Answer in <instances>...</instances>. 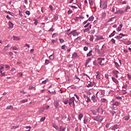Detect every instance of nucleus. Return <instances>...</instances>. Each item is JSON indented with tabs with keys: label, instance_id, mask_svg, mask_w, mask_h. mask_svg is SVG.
Masks as SVG:
<instances>
[{
	"label": "nucleus",
	"instance_id": "obj_31",
	"mask_svg": "<svg viewBox=\"0 0 131 131\" xmlns=\"http://www.w3.org/2000/svg\"><path fill=\"white\" fill-rule=\"evenodd\" d=\"M91 112L93 113V115H97V112L95 110H92Z\"/></svg>",
	"mask_w": 131,
	"mask_h": 131
},
{
	"label": "nucleus",
	"instance_id": "obj_55",
	"mask_svg": "<svg viewBox=\"0 0 131 131\" xmlns=\"http://www.w3.org/2000/svg\"><path fill=\"white\" fill-rule=\"evenodd\" d=\"M63 103L64 104H65V105H67V104L69 103V100H68V99H67L66 101L63 102Z\"/></svg>",
	"mask_w": 131,
	"mask_h": 131
},
{
	"label": "nucleus",
	"instance_id": "obj_33",
	"mask_svg": "<svg viewBox=\"0 0 131 131\" xmlns=\"http://www.w3.org/2000/svg\"><path fill=\"white\" fill-rule=\"evenodd\" d=\"M115 38H116L117 39H120L121 38H122V36H121L120 35H117L115 37Z\"/></svg>",
	"mask_w": 131,
	"mask_h": 131
},
{
	"label": "nucleus",
	"instance_id": "obj_9",
	"mask_svg": "<svg viewBox=\"0 0 131 131\" xmlns=\"http://www.w3.org/2000/svg\"><path fill=\"white\" fill-rule=\"evenodd\" d=\"M112 79L113 81L115 82V83H116V84H118V83H119V81H118V80L116 79L114 77H112Z\"/></svg>",
	"mask_w": 131,
	"mask_h": 131
},
{
	"label": "nucleus",
	"instance_id": "obj_23",
	"mask_svg": "<svg viewBox=\"0 0 131 131\" xmlns=\"http://www.w3.org/2000/svg\"><path fill=\"white\" fill-rule=\"evenodd\" d=\"M87 88H91L92 86H94V83L91 82L90 83L86 85Z\"/></svg>",
	"mask_w": 131,
	"mask_h": 131
},
{
	"label": "nucleus",
	"instance_id": "obj_50",
	"mask_svg": "<svg viewBox=\"0 0 131 131\" xmlns=\"http://www.w3.org/2000/svg\"><path fill=\"white\" fill-rule=\"evenodd\" d=\"M18 127H19V126H12L11 127V129H13V128H14V129H16V128H18Z\"/></svg>",
	"mask_w": 131,
	"mask_h": 131
},
{
	"label": "nucleus",
	"instance_id": "obj_24",
	"mask_svg": "<svg viewBox=\"0 0 131 131\" xmlns=\"http://www.w3.org/2000/svg\"><path fill=\"white\" fill-rule=\"evenodd\" d=\"M82 117H83V114H80L78 116V119L79 120H81V118H82Z\"/></svg>",
	"mask_w": 131,
	"mask_h": 131
},
{
	"label": "nucleus",
	"instance_id": "obj_48",
	"mask_svg": "<svg viewBox=\"0 0 131 131\" xmlns=\"http://www.w3.org/2000/svg\"><path fill=\"white\" fill-rule=\"evenodd\" d=\"M111 41H112L113 44L115 45L116 41L115 39H114V38H112Z\"/></svg>",
	"mask_w": 131,
	"mask_h": 131
},
{
	"label": "nucleus",
	"instance_id": "obj_39",
	"mask_svg": "<svg viewBox=\"0 0 131 131\" xmlns=\"http://www.w3.org/2000/svg\"><path fill=\"white\" fill-rule=\"evenodd\" d=\"M21 103H26V102H28V99H24L23 100L20 101Z\"/></svg>",
	"mask_w": 131,
	"mask_h": 131
},
{
	"label": "nucleus",
	"instance_id": "obj_28",
	"mask_svg": "<svg viewBox=\"0 0 131 131\" xmlns=\"http://www.w3.org/2000/svg\"><path fill=\"white\" fill-rule=\"evenodd\" d=\"M98 64H99V65H100V66H105V63H103V61L100 60V61L98 62Z\"/></svg>",
	"mask_w": 131,
	"mask_h": 131
},
{
	"label": "nucleus",
	"instance_id": "obj_56",
	"mask_svg": "<svg viewBox=\"0 0 131 131\" xmlns=\"http://www.w3.org/2000/svg\"><path fill=\"white\" fill-rule=\"evenodd\" d=\"M34 21V24H35L36 26L37 25V23H38V21H37V19H35Z\"/></svg>",
	"mask_w": 131,
	"mask_h": 131
},
{
	"label": "nucleus",
	"instance_id": "obj_11",
	"mask_svg": "<svg viewBox=\"0 0 131 131\" xmlns=\"http://www.w3.org/2000/svg\"><path fill=\"white\" fill-rule=\"evenodd\" d=\"M95 36H96V40H100L101 39H104V38L102 36H100V35L96 36L95 35Z\"/></svg>",
	"mask_w": 131,
	"mask_h": 131
},
{
	"label": "nucleus",
	"instance_id": "obj_62",
	"mask_svg": "<svg viewBox=\"0 0 131 131\" xmlns=\"http://www.w3.org/2000/svg\"><path fill=\"white\" fill-rule=\"evenodd\" d=\"M1 77H3V76H6V73L4 72L2 73L1 75Z\"/></svg>",
	"mask_w": 131,
	"mask_h": 131
},
{
	"label": "nucleus",
	"instance_id": "obj_44",
	"mask_svg": "<svg viewBox=\"0 0 131 131\" xmlns=\"http://www.w3.org/2000/svg\"><path fill=\"white\" fill-rule=\"evenodd\" d=\"M72 56L73 58H76V57H77V53H74Z\"/></svg>",
	"mask_w": 131,
	"mask_h": 131
},
{
	"label": "nucleus",
	"instance_id": "obj_35",
	"mask_svg": "<svg viewBox=\"0 0 131 131\" xmlns=\"http://www.w3.org/2000/svg\"><path fill=\"white\" fill-rule=\"evenodd\" d=\"M119 105V102L116 101L115 103H113V106H118Z\"/></svg>",
	"mask_w": 131,
	"mask_h": 131
},
{
	"label": "nucleus",
	"instance_id": "obj_2",
	"mask_svg": "<svg viewBox=\"0 0 131 131\" xmlns=\"http://www.w3.org/2000/svg\"><path fill=\"white\" fill-rule=\"evenodd\" d=\"M93 119L95 121H99L100 122H102V121H103V116L98 115L96 117L93 118Z\"/></svg>",
	"mask_w": 131,
	"mask_h": 131
},
{
	"label": "nucleus",
	"instance_id": "obj_29",
	"mask_svg": "<svg viewBox=\"0 0 131 131\" xmlns=\"http://www.w3.org/2000/svg\"><path fill=\"white\" fill-rule=\"evenodd\" d=\"M93 52L92 50H91L86 55V57H91L92 56V52Z\"/></svg>",
	"mask_w": 131,
	"mask_h": 131
},
{
	"label": "nucleus",
	"instance_id": "obj_21",
	"mask_svg": "<svg viewBox=\"0 0 131 131\" xmlns=\"http://www.w3.org/2000/svg\"><path fill=\"white\" fill-rule=\"evenodd\" d=\"M54 58H55V56H54V54H51V55L49 56V59H50V60H51L52 61H53V60H54Z\"/></svg>",
	"mask_w": 131,
	"mask_h": 131
},
{
	"label": "nucleus",
	"instance_id": "obj_16",
	"mask_svg": "<svg viewBox=\"0 0 131 131\" xmlns=\"http://www.w3.org/2000/svg\"><path fill=\"white\" fill-rule=\"evenodd\" d=\"M91 100H92L93 103H96V102L97 101V99H96V96L95 95L91 97Z\"/></svg>",
	"mask_w": 131,
	"mask_h": 131
},
{
	"label": "nucleus",
	"instance_id": "obj_36",
	"mask_svg": "<svg viewBox=\"0 0 131 131\" xmlns=\"http://www.w3.org/2000/svg\"><path fill=\"white\" fill-rule=\"evenodd\" d=\"M130 7L129 6H127L125 9V12H127V10H130Z\"/></svg>",
	"mask_w": 131,
	"mask_h": 131
},
{
	"label": "nucleus",
	"instance_id": "obj_61",
	"mask_svg": "<svg viewBox=\"0 0 131 131\" xmlns=\"http://www.w3.org/2000/svg\"><path fill=\"white\" fill-rule=\"evenodd\" d=\"M26 14L27 15H28V16H29V15H30V11H28V10L26 11Z\"/></svg>",
	"mask_w": 131,
	"mask_h": 131
},
{
	"label": "nucleus",
	"instance_id": "obj_59",
	"mask_svg": "<svg viewBox=\"0 0 131 131\" xmlns=\"http://www.w3.org/2000/svg\"><path fill=\"white\" fill-rule=\"evenodd\" d=\"M127 79H129V80H130V79H131V76L129 75V74H127Z\"/></svg>",
	"mask_w": 131,
	"mask_h": 131
},
{
	"label": "nucleus",
	"instance_id": "obj_7",
	"mask_svg": "<svg viewBox=\"0 0 131 131\" xmlns=\"http://www.w3.org/2000/svg\"><path fill=\"white\" fill-rule=\"evenodd\" d=\"M92 60V58H91L90 57L88 58L86 60V62H85V67H86L88 66V64H89L90 63V61Z\"/></svg>",
	"mask_w": 131,
	"mask_h": 131
},
{
	"label": "nucleus",
	"instance_id": "obj_57",
	"mask_svg": "<svg viewBox=\"0 0 131 131\" xmlns=\"http://www.w3.org/2000/svg\"><path fill=\"white\" fill-rule=\"evenodd\" d=\"M89 4L90 6H93V0H89Z\"/></svg>",
	"mask_w": 131,
	"mask_h": 131
},
{
	"label": "nucleus",
	"instance_id": "obj_41",
	"mask_svg": "<svg viewBox=\"0 0 131 131\" xmlns=\"http://www.w3.org/2000/svg\"><path fill=\"white\" fill-rule=\"evenodd\" d=\"M91 35L94 34L95 32H96V30H95V29H93L91 31Z\"/></svg>",
	"mask_w": 131,
	"mask_h": 131
},
{
	"label": "nucleus",
	"instance_id": "obj_49",
	"mask_svg": "<svg viewBox=\"0 0 131 131\" xmlns=\"http://www.w3.org/2000/svg\"><path fill=\"white\" fill-rule=\"evenodd\" d=\"M45 119H46V117L41 118L40 120V122H42V121H45Z\"/></svg>",
	"mask_w": 131,
	"mask_h": 131
},
{
	"label": "nucleus",
	"instance_id": "obj_6",
	"mask_svg": "<svg viewBox=\"0 0 131 131\" xmlns=\"http://www.w3.org/2000/svg\"><path fill=\"white\" fill-rule=\"evenodd\" d=\"M8 25L9 26V28H11V29H12V28H14V24L11 21L8 22Z\"/></svg>",
	"mask_w": 131,
	"mask_h": 131
},
{
	"label": "nucleus",
	"instance_id": "obj_58",
	"mask_svg": "<svg viewBox=\"0 0 131 131\" xmlns=\"http://www.w3.org/2000/svg\"><path fill=\"white\" fill-rule=\"evenodd\" d=\"M90 41H93L94 40V36H91L90 38Z\"/></svg>",
	"mask_w": 131,
	"mask_h": 131
},
{
	"label": "nucleus",
	"instance_id": "obj_52",
	"mask_svg": "<svg viewBox=\"0 0 131 131\" xmlns=\"http://www.w3.org/2000/svg\"><path fill=\"white\" fill-rule=\"evenodd\" d=\"M93 65H94V66H99L98 63H97V62L96 61V60H94L93 61Z\"/></svg>",
	"mask_w": 131,
	"mask_h": 131
},
{
	"label": "nucleus",
	"instance_id": "obj_13",
	"mask_svg": "<svg viewBox=\"0 0 131 131\" xmlns=\"http://www.w3.org/2000/svg\"><path fill=\"white\" fill-rule=\"evenodd\" d=\"M96 78L97 79H100L101 78V75H100V72H96Z\"/></svg>",
	"mask_w": 131,
	"mask_h": 131
},
{
	"label": "nucleus",
	"instance_id": "obj_45",
	"mask_svg": "<svg viewBox=\"0 0 131 131\" xmlns=\"http://www.w3.org/2000/svg\"><path fill=\"white\" fill-rule=\"evenodd\" d=\"M102 17L104 19L106 17V13L103 12L102 13Z\"/></svg>",
	"mask_w": 131,
	"mask_h": 131
},
{
	"label": "nucleus",
	"instance_id": "obj_5",
	"mask_svg": "<svg viewBox=\"0 0 131 131\" xmlns=\"http://www.w3.org/2000/svg\"><path fill=\"white\" fill-rule=\"evenodd\" d=\"M54 106L55 107L56 109H58L59 108V101L58 100H55L54 101Z\"/></svg>",
	"mask_w": 131,
	"mask_h": 131
},
{
	"label": "nucleus",
	"instance_id": "obj_1",
	"mask_svg": "<svg viewBox=\"0 0 131 131\" xmlns=\"http://www.w3.org/2000/svg\"><path fill=\"white\" fill-rule=\"evenodd\" d=\"M100 8L103 9V10H106L107 9V1H102V0H100Z\"/></svg>",
	"mask_w": 131,
	"mask_h": 131
},
{
	"label": "nucleus",
	"instance_id": "obj_26",
	"mask_svg": "<svg viewBox=\"0 0 131 131\" xmlns=\"http://www.w3.org/2000/svg\"><path fill=\"white\" fill-rule=\"evenodd\" d=\"M110 113L112 114V116H114V115L115 114V113H116V112L114 111H110Z\"/></svg>",
	"mask_w": 131,
	"mask_h": 131
},
{
	"label": "nucleus",
	"instance_id": "obj_54",
	"mask_svg": "<svg viewBox=\"0 0 131 131\" xmlns=\"http://www.w3.org/2000/svg\"><path fill=\"white\" fill-rule=\"evenodd\" d=\"M59 41H60V43H63V42H65V41L64 40V39H63L62 38L59 39Z\"/></svg>",
	"mask_w": 131,
	"mask_h": 131
},
{
	"label": "nucleus",
	"instance_id": "obj_25",
	"mask_svg": "<svg viewBox=\"0 0 131 131\" xmlns=\"http://www.w3.org/2000/svg\"><path fill=\"white\" fill-rule=\"evenodd\" d=\"M114 63L116 67L117 68V69H118L119 67H120V66L116 61H114Z\"/></svg>",
	"mask_w": 131,
	"mask_h": 131
},
{
	"label": "nucleus",
	"instance_id": "obj_30",
	"mask_svg": "<svg viewBox=\"0 0 131 131\" xmlns=\"http://www.w3.org/2000/svg\"><path fill=\"white\" fill-rule=\"evenodd\" d=\"M58 19V15L57 14L54 15V21H57Z\"/></svg>",
	"mask_w": 131,
	"mask_h": 131
},
{
	"label": "nucleus",
	"instance_id": "obj_22",
	"mask_svg": "<svg viewBox=\"0 0 131 131\" xmlns=\"http://www.w3.org/2000/svg\"><path fill=\"white\" fill-rule=\"evenodd\" d=\"M6 109H7L8 110H13V107L12 105H8L7 106Z\"/></svg>",
	"mask_w": 131,
	"mask_h": 131
},
{
	"label": "nucleus",
	"instance_id": "obj_42",
	"mask_svg": "<svg viewBox=\"0 0 131 131\" xmlns=\"http://www.w3.org/2000/svg\"><path fill=\"white\" fill-rule=\"evenodd\" d=\"M11 49H12L13 51H17V50H18V48L16 47V46L12 47Z\"/></svg>",
	"mask_w": 131,
	"mask_h": 131
},
{
	"label": "nucleus",
	"instance_id": "obj_8",
	"mask_svg": "<svg viewBox=\"0 0 131 131\" xmlns=\"http://www.w3.org/2000/svg\"><path fill=\"white\" fill-rule=\"evenodd\" d=\"M125 10H118L117 12H116L115 13V14H124L125 13Z\"/></svg>",
	"mask_w": 131,
	"mask_h": 131
},
{
	"label": "nucleus",
	"instance_id": "obj_4",
	"mask_svg": "<svg viewBox=\"0 0 131 131\" xmlns=\"http://www.w3.org/2000/svg\"><path fill=\"white\" fill-rule=\"evenodd\" d=\"M69 105H71L72 104H73V107L75 106V104L74 103V97L70 99V101L69 102Z\"/></svg>",
	"mask_w": 131,
	"mask_h": 131
},
{
	"label": "nucleus",
	"instance_id": "obj_51",
	"mask_svg": "<svg viewBox=\"0 0 131 131\" xmlns=\"http://www.w3.org/2000/svg\"><path fill=\"white\" fill-rule=\"evenodd\" d=\"M48 92H49L50 94H54V95H56V94H57V93H56V91H54L53 92H51L50 90H49Z\"/></svg>",
	"mask_w": 131,
	"mask_h": 131
},
{
	"label": "nucleus",
	"instance_id": "obj_63",
	"mask_svg": "<svg viewBox=\"0 0 131 131\" xmlns=\"http://www.w3.org/2000/svg\"><path fill=\"white\" fill-rule=\"evenodd\" d=\"M88 122V119H84L83 120V122L85 124H86V122Z\"/></svg>",
	"mask_w": 131,
	"mask_h": 131
},
{
	"label": "nucleus",
	"instance_id": "obj_12",
	"mask_svg": "<svg viewBox=\"0 0 131 131\" xmlns=\"http://www.w3.org/2000/svg\"><path fill=\"white\" fill-rule=\"evenodd\" d=\"M12 38L13 40H20V37L16 36H13Z\"/></svg>",
	"mask_w": 131,
	"mask_h": 131
},
{
	"label": "nucleus",
	"instance_id": "obj_60",
	"mask_svg": "<svg viewBox=\"0 0 131 131\" xmlns=\"http://www.w3.org/2000/svg\"><path fill=\"white\" fill-rule=\"evenodd\" d=\"M100 107H98L97 109H96V113H100Z\"/></svg>",
	"mask_w": 131,
	"mask_h": 131
},
{
	"label": "nucleus",
	"instance_id": "obj_46",
	"mask_svg": "<svg viewBox=\"0 0 131 131\" xmlns=\"http://www.w3.org/2000/svg\"><path fill=\"white\" fill-rule=\"evenodd\" d=\"M8 14H9V15H11V16H12V17H14V16H15V14H14V13L11 12L10 11L8 12Z\"/></svg>",
	"mask_w": 131,
	"mask_h": 131
},
{
	"label": "nucleus",
	"instance_id": "obj_53",
	"mask_svg": "<svg viewBox=\"0 0 131 131\" xmlns=\"http://www.w3.org/2000/svg\"><path fill=\"white\" fill-rule=\"evenodd\" d=\"M33 89H34V91H35L36 90V89H35V88L33 87V86H29V89L30 90H33Z\"/></svg>",
	"mask_w": 131,
	"mask_h": 131
},
{
	"label": "nucleus",
	"instance_id": "obj_47",
	"mask_svg": "<svg viewBox=\"0 0 131 131\" xmlns=\"http://www.w3.org/2000/svg\"><path fill=\"white\" fill-rule=\"evenodd\" d=\"M106 101H107V99H106L105 98H102L101 99V102H102V103H105Z\"/></svg>",
	"mask_w": 131,
	"mask_h": 131
},
{
	"label": "nucleus",
	"instance_id": "obj_17",
	"mask_svg": "<svg viewBox=\"0 0 131 131\" xmlns=\"http://www.w3.org/2000/svg\"><path fill=\"white\" fill-rule=\"evenodd\" d=\"M115 33H116V31H113V32L108 36V37H112L115 35Z\"/></svg>",
	"mask_w": 131,
	"mask_h": 131
},
{
	"label": "nucleus",
	"instance_id": "obj_38",
	"mask_svg": "<svg viewBox=\"0 0 131 131\" xmlns=\"http://www.w3.org/2000/svg\"><path fill=\"white\" fill-rule=\"evenodd\" d=\"M45 64H46V65H48V64H50V60L49 59H46Z\"/></svg>",
	"mask_w": 131,
	"mask_h": 131
},
{
	"label": "nucleus",
	"instance_id": "obj_3",
	"mask_svg": "<svg viewBox=\"0 0 131 131\" xmlns=\"http://www.w3.org/2000/svg\"><path fill=\"white\" fill-rule=\"evenodd\" d=\"M70 34H73V36H77L79 35V33L76 32V30H75L74 31H72L69 34H68V35H70Z\"/></svg>",
	"mask_w": 131,
	"mask_h": 131
},
{
	"label": "nucleus",
	"instance_id": "obj_34",
	"mask_svg": "<svg viewBox=\"0 0 131 131\" xmlns=\"http://www.w3.org/2000/svg\"><path fill=\"white\" fill-rule=\"evenodd\" d=\"M66 118H67V115H64L61 117L62 120H65V119H66Z\"/></svg>",
	"mask_w": 131,
	"mask_h": 131
},
{
	"label": "nucleus",
	"instance_id": "obj_19",
	"mask_svg": "<svg viewBox=\"0 0 131 131\" xmlns=\"http://www.w3.org/2000/svg\"><path fill=\"white\" fill-rule=\"evenodd\" d=\"M123 119H124V120H125L126 121H127V120H128L129 119V116L127 115V116L124 117L123 118Z\"/></svg>",
	"mask_w": 131,
	"mask_h": 131
},
{
	"label": "nucleus",
	"instance_id": "obj_64",
	"mask_svg": "<svg viewBox=\"0 0 131 131\" xmlns=\"http://www.w3.org/2000/svg\"><path fill=\"white\" fill-rule=\"evenodd\" d=\"M126 45H127V46H129V45H131V41H128L126 42Z\"/></svg>",
	"mask_w": 131,
	"mask_h": 131
},
{
	"label": "nucleus",
	"instance_id": "obj_32",
	"mask_svg": "<svg viewBox=\"0 0 131 131\" xmlns=\"http://www.w3.org/2000/svg\"><path fill=\"white\" fill-rule=\"evenodd\" d=\"M48 81H49V79L47 78L45 80L42 81V84H46Z\"/></svg>",
	"mask_w": 131,
	"mask_h": 131
},
{
	"label": "nucleus",
	"instance_id": "obj_43",
	"mask_svg": "<svg viewBox=\"0 0 131 131\" xmlns=\"http://www.w3.org/2000/svg\"><path fill=\"white\" fill-rule=\"evenodd\" d=\"M90 31V29L89 28H87L86 29H85L84 30H83V32L85 33V32H89V31Z\"/></svg>",
	"mask_w": 131,
	"mask_h": 131
},
{
	"label": "nucleus",
	"instance_id": "obj_40",
	"mask_svg": "<svg viewBox=\"0 0 131 131\" xmlns=\"http://www.w3.org/2000/svg\"><path fill=\"white\" fill-rule=\"evenodd\" d=\"M97 60L98 61H105V58H101V57H99L97 59Z\"/></svg>",
	"mask_w": 131,
	"mask_h": 131
},
{
	"label": "nucleus",
	"instance_id": "obj_27",
	"mask_svg": "<svg viewBox=\"0 0 131 131\" xmlns=\"http://www.w3.org/2000/svg\"><path fill=\"white\" fill-rule=\"evenodd\" d=\"M113 74H114V75H116L119 74V72L117 70H115V71H113Z\"/></svg>",
	"mask_w": 131,
	"mask_h": 131
},
{
	"label": "nucleus",
	"instance_id": "obj_14",
	"mask_svg": "<svg viewBox=\"0 0 131 131\" xmlns=\"http://www.w3.org/2000/svg\"><path fill=\"white\" fill-rule=\"evenodd\" d=\"M65 129H66V127L63 128L62 126H60L58 130V131H65Z\"/></svg>",
	"mask_w": 131,
	"mask_h": 131
},
{
	"label": "nucleus",
	"instance_id": "obj_37",
	"mask_svg": "<svg viewBox=\"0 0 131 131\" xmlns=\"http://www.w3.org/2000/svg\"><path fill=\"white\" fill-rule=\"evenodd\" d=\"M58 35V34L56 33H54L52 34V38H54V37H56Z\"/></svg>",
	"mask_w": 131,
	"mask_h": 131
},
{
	"label": "nucleus",
	"instance_id": "obj_15",
	"mask_svg": "<svg viewBox=\"0 0 131 131\" xmlns=\"http://www.w3.org/2000/svg\"><path fill=\"white\" fill-rule=\"evenodd\" d=\"M122 26H123V25H122V24H120L119 27H118L117 29V31H121V29L122 28Z\"/></svg>",
	"mask_w": 131,
	"mask_h": 131
},
{
	"label": "nucleus",
	"instance_id": "obj_10",
	"mask_svg": "<svg viewBox=\"0 0 131 131\" xmlns=\"http://www.w3.org/2000/svg\"><path fill=\"white\" fill-rule=\"evenodd\" d=\"M119 127V126H118V125L116 124V125H114V126L112 128V130L115 131V130H116V129H117Z\"/></svg>",
	"mask_w": 131,
	"mask_h": 131
},
{
	"label": "nucleus",
	"instance_id": "obj_20",
	"mask_svg": "<svg viewBox=\"0 0 131 131\" xmlns=\"http://www.w3.org/2000/svg\"><path fill=\"white\" fill-rule=\"evenodd\" d=\"M95 51L96 53H98V54H99V55H100V54H101V51L100 50V49H99V48H95Z\"/></svg>",
	"mask_w": 131,
	"mask_h": 131
},
{
	"label": "nucleus",
	"instance_id": "obj_18",
	"mask_svg": "<svg viewBox=\"0 0 131 131\" xmlns=\"http://www.w3.org/2000/svg\"><path fill=\"white\" fill-rule=\"evenodd\" d=\"M95 19V17L94 16H91L88 18V21H94V19Z\"/></svg>",
	"mask_w": 131,
	"mask_h": 131
}]
</instances>
